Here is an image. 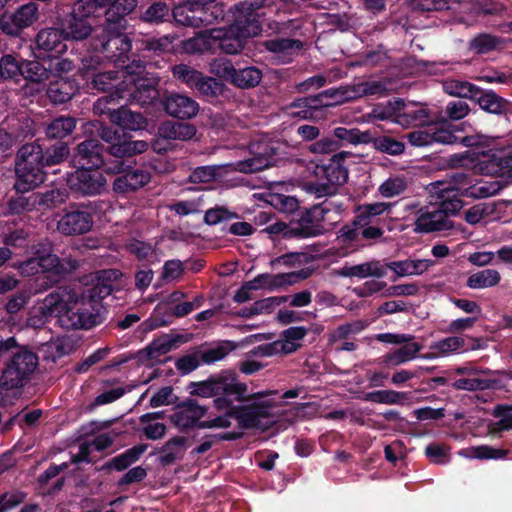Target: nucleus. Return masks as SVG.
Segmentation results:
<instances>
[{
	"label": "nucleus",
	"instance_id": "obj_42",
	"mask_svg": "<svg viewBox=\"0 0 512 512\" xmlns=\"http://www.w3.org/2000/svg\"><path fill=\"white\" fill-rule=\"evenodd\" d=\"M28 81L42 83L49 79L52 67L49 66H13ZM58 72H70L73 66H54Z\"/></svg>",
	"mask_w": 512,
	"mask_h": 512
},
{
	"label": "nucleus",
	"instance_id": "obj_46",
	"mask_svg": "<svg viewBox=\"0 0 512 512\" xmlns=\"http://www.w3.org/2000/svg\"><path fill=\"white\" fill-rule=\"evenodd\" d=\"M471 101L489 113L499 114L502 112V99L494 92H486L476 86Z\"/></svg>",
	"mask_w": 512,
	"mask_h": 512
},
{
	"label": "nucleus",
	"instance_id": "obj_8",
	"mask_svg": "<svg viewBox=\"0 0 512 512\" xmlns=\"http://www.w3.org/2000/svg\"><path fill=\"white\" fill-rule=\"evenodd\" d=\"M80 267V261L71 256L60 258L51 252L49 243H39L35 247L34 256L22 264V271L28 274H47L51 283H56L60 278L72 274Z\"/></svg>",
	"mask_w": 512,
	"mask_h": 512
},
{
	"label": "nucleus",
	"instance_id": "obj_22",
	"mask_svg": "<svg viewBox=\"0 0 512 512\" xmlns=\"http://www.w3.org/2000/svg\"><path fill=\"white\" fill-rule=\"evenodd\" d=\"M414 225V232L427 234L449 230L453 227V222L450 219H445V215L437 210L436 205L432 204L417 211Z\"/></svg>",
	"mask_w": 512,
	"mask_h": 512
},
{
	"label": "nucleus",
	"instance_id": "obj_32",
	"mask_svg": "<svg viewBox=\"0 0 512 512\" xmlns=\"http://www.w3.org/2000/svg\"><path fill=\"white\" fill-rule=\"evenodd\" d=\"M80 85L75 79L58 77L49 83L47 96L54 104L70 101L79 91Z\"/></svg>",
	"mask_w": 512,
	"mask_h": 512
},
{
	"label": "nucleus",
	"instance_id": "obj_39",
	"mask_svg": "<svg viewBox=\"0 0 512 512\" xmlns=\"http://www.w3.org/2000/svg\"><path fill=\"white\" fill-rule=\"evenodd\" d=\"M321 107H332L344 102L355 100L354 84L349 86H340L338 88H329L318 93Z\"/></svg>",
	"mask_w": 512,
	"mask_h": 512
},
{
	"label": "nucleus",
	"instance_id": "obj_20",
	"mask_svg": "<svg viewBox=\"0 0 512 512\" xmlns=\"http://www.w3.org/2000/svg\"><path fill=\"white\" fill-rule=\"evenodd\" d=\"M406 138L412 146L416 147L430 146L434 143L447 145L461 143L467 147L475 144L473 137L464 136L460 138L452 130L442 126H429L423 130H414L407 133Z\"/></svg>",
	"mask_w": 512,
	"mask_h": 512
},
{
	"label": "nucleus",
	"instance_id": "obj_34",
	"mask_svg": "<svg viewBox=\"0 0 512 512\" xmlns=\"http://www.w3.org/2000/svg\"><path fill=\"white\" fill-rule=\"evenodd\" d=\"M147 444H137L125 450L123 453L111 458L100 468L101 471H124L136 463L147 450Z\"/></svg>",
	"mask_w": 512,
	"mask_h": 512
},
{
	"label": "nucleus",
	"instance_id": "obj_63",
	"mask_svg": "<svg viewBox=\"0 0 512 512\" xmlns=\"http://www.w3.org/2000/svg\"><path fill=\"white\" fill-rule=\"evenodd\" d=\"M425 456L434 464H445L449 462V447L445 444L432 442L425 447Z\"/></svg>",
	"mask_w": 512,
	"mask_h": 512
},
{
	"label": "nucleus",
	"instance_id": "obj_26",
	"mask_svg": "<svg viewBox=\"0 0 512 512\" xmlns=\"http://www.w3.org/2000/svg\"><path fill=\"white\" fill-rule=\"evenodd\" d=\"M372 116L380 121L392 119L394 117H407L413 120L426 116L423 109L417 111H408L402 98H393L386 103H378L372 109Z\"/></svg>",
	"mask_w": 512,
	"mask_h": 512
},
{
	"label": "nucleus",
	"instance_id": "obj_33",
	"mask_svg": "<svg viewBox=\"0 0 512 512\" xmlns=\"http://www.w3.org/2000/svg\"><path fill=\"white\" fill-rule=\"evenodd\" d=\"M196 132V127L191 123L166 120L159 125L157 136L171 143L172 140H191Z\"/></svg>",
	"mask_w": 512,
	"mask_h": 512
},
{
	"label": "nucleus",
	"instance_id": "obj_48",
	"mask_svg": "<svg viewBox=\"0 0 512 512\" xmlns=\"http://www.w3.org/2000/svg\"><path fill=\"white\" fill-rule=\"evenodd\" d=\"M450 178V182L446 185L442 182H437V187L442 188V192H461L465 195V189L473 182L472 175L466 171H454L447 175Z\"/></svg>",
	"mask_w": 512,
	"mask_h": 512
},
{
	"label": "nucleus",
	"instance_id": "obj_6",
	"mask_svg": "<svg viewBox=\"0 0 512 512\" xmlns=\"http://www.w3.org/2000/svg\"><path fill=\"white\" fill-rule=\"evenodd\" d=\"M140 144H123L104 146L99 140L89 138L80 142L76 147L75 162L79 167L90 169H102L106 174L108 172L119 171L123 161L119 160L127 157L130 151L138 149Z\"/></svg>",
	"mask_w": 512,
	"mask_h": 512
},
{
	"label": "nucleus",
	"instance_id": "obj_9",
	"mask_svg": "<svg viewBox=\"0 0 512 512\" xmlns=\"http://www.w3.org/2000/svg\"><path fill=\"white\" fill-rule=\"evenodd\" d=\"M325 209L315 205L309 211L301 212L302 215L298 221H277L268 227L265 231L271 235H282L285 239H306L313 238L325 233L323 220L325 217Z\"/></svg>",
	"mask_w": 512,
	"mask_h": 512
},
{
	"label": "nucleus",
	"instance_id": "obj_10",
	"mask_svg": "<svg viewBox=\"0 0 512 512\" xmlns=\"http://www.w3.org/2000/svg\"><path fill=\"white\" fill-rule=\"evenodd\" d=\"M38 356L27 347L13 349L0 377V387L6 390L21 388L30 380L38 366Z\"/></svg>",
	"mask_w": 512,
	"mask_h": 512
},
{
	"label": "nucleus",
	"instance_id": "obj_3",
	"mask_svg": "<svg viewBox=\"0 0 512 512\" xmlns=\"http://www.w3.org/2000/svg\"><path fill=\"white\" fill-rule=\"evenodd\" d=\"M69 155L68 143L63 141L41 144L36 140L23 144L15 157L14 189L26 193L39 187L47 180L48 169L64 163Z\"/></svg>",
	"mask_w": 512,
	"mask_h": 512
},
{
	"label": "nucleus",
	"instance_id": "obj_45",
	"mask_svg": "<svg viewBox=\"0 0 512 512\" xmlns=\"http://www.w3.org/2000/svg\"><path fill=\"white\" fill-rule=\"evenodd\" d=\"M411 392L395 391V390H377L368 392L364 396V400L380 403V404H402L410 400Z\"/></svg>",
	"mask_w": 512,
	"mask_h": 512
},
{
	"label": "nucleus",
	"instance_id": "obj_44",
	"mask_svg": "<svg viewBox=\"0 0 512 512\" xmlns=\"http://www.w3.org/2000/svg\"><path fill=\"white\" fill-rule=\"evenodd\" d=\"M437 190L435 193L438 195L440 202L435 204L437 210L445 215V219H449L451 216H455L463 207V201L459 198V193L442 192V188L435 187Z\"/></svg>",
	"mask_w": 512,
	"mask_h": 512
},
{
	"label": "nucleus",
	"instance_id": "obj_15",
	"mask_svg": "<svg viewBox=\"0 0 512 512\" xmlns=\"http://www.w3.org/2000/svg\"><path fill=\"white\" fill-rule=\"evenodd\" d=\"M250 158L239 161L237 169L242 173H255L274 166L280 159V147L270 140H252L248 146Z\"/></svg>",
	"mask_w": 512,
	"mask_h": 512
},
{
	"label": "nucleus",
	"instance_id": "obj_24",
	"mask_svg": "<svg viewBox=\"0 0 512 512\" xmlns=\"http://www.w3.org/2000/svg\"><path fill=\"white\" fill-rule=\"evenodd\" d=\"M310 276V272L305 269L289 273L270 274L262 273L257 275L254 279L248 281L251 288L254 290L267 289L273 291L288 285H293L301 279H306Z\"/></svg>",
	"mask_w": 512,
	"mask_h": 512
},
{
	"label": "nucleus",
	"instance_id": "obj_1",
	"mask_svg": "<svg viewBox=\"0 0 512 512\" xmlns=\"http://www.w3.org/2000/svg\"><path fill=\"white\" fill-rule=\"evenodd\" d=\"M120 277L119 270L104 269L90 287L77 290L59 286L43 299L40 313L45 318H56L65 330H90L106 320L108 310L102 301L113 292L112 283Z\"/></svg>",
	"mask_w": 512,
	"mask_h": 512
},
{
	"label": "nucleus",
	"instance_id": "obj_53",
	"mask_svg": "<svg viewBox=\"0 0 512 512\" xmlns=\"http://www.w3.org/2000/svg\"><path fill=\"white\" fill-rule=\"evenodd\" d=\"M175 316L172 314L171 303L160 302L147 321L148 329L153 330L171 324Z\"/></svg>",
	"mask_w": 512,
	"mask_h": 512
},
{
	"label": "nucleus",
	"instance_id": "obj_52",
	"mask_svg": "<svg viewBox=\"0 0 512 512\" xmlns=\"http://www.w3.org/2000/svg\"><path fill=\"white\" fill-rule=\"evenodd\" d=\"M388 91V82L384 80H366L354 84L355 99L363 96H384Z\"/></svg>",
	"mask_w": 512,
	"mask_h": 512
},
{
	"label": "nucleus",
	"instance_id": "obj_30",
	"mask_svg": "<svg viewBox=\"0 0 512 512\" xmlns=\"http://www.w3.org/2000/svg\"><path fill=\"white\" fill-rule=\"evenodd\" d=\"M97 134L103 141H105L108 144L107 146H112V145L116 146V145H123V144H125V145L131 144V146H133V144L141 145L137 150L133 149L134 152L130 151L129 155H127V157H135L138 154H142L149 147V144L147 141L133 140L132 136H130L126 132H123L119 127L114 128V127L102 124L97 129Z\"/></svg>",
	"mask_w": 512,
	"mask_h": 512
},
{
	"label": "nucleus",
	"instance_id": "obj_19",
	"mask_svg": "<svg viewBox=\"0 0 512 512\" xmlns=\"http://www.w3.org/2000/svg\"><path fill=\"white\" fill-rule=\"evenodd\" d=\"M93 224V214L89 207L71 204L63 209L57 221V230L64 236H78L88 233Z\"/></svg>",
	"mask_w": 512,
	"mask_h": 512
},
{
	"label": "nucleus",
	"instance_id": "obj_37",
	"mask_svg": "<svg viewBox=\"0 0 512 512\" xmlns=\"http://www.w3.org/2000/svg\"><path fill=\"white\" fill-rule=\"evenodd\" d=\"M173 17V8L165 1H154L139 15L140 21L149 25L170 23Z\"/></svg>",
	"mask_w": 512,
	"mask_h": 512
},
{
	"label": "nucleus",
	"instance_id": "obj_57",
	"mask_svg": "<svg viewBox=\"0 0 512 512\" xmlns=\"http://www.w3.org/2000/svg\"><path fill=\"white\" fill-rule=\"evenodd\" d=\"M476 85L456 79L446 80L443 82V90L445 93L456 96L458 99L471 100Z\"/></svg>",
	"mask_w": 512,
	"mask_h": 512
},
{
	"label": "nucleus",
	"instance_id": "obj_4",
	"mask_svg": "<svg viewBox=\"0 0 512 512\" xmlns=\"http://www.w3.org/2000/svg\"><path fill=\"white\" fill-rule=\"evenodd\" d=\"M264 6L263 0L243 1L232 9L233 21L224 28L214 29L213 38L218 41L219 49L225 54H238L250 38L262 32L258 10Z\"/></svg>",
	"mask_w": 512,
	"mask_h": 512
},
{
	"label": "nucleus",
	"instance_id": "obj_60",
	"mask_svg": "<svg viewBox=\"0 0 512 512\" xmlns=\"http://www.w3.org/2000/svg\"><path fill=\"white\" fill-rule=\"evenodd\" d=\"M12 15L18 23V27L23 30L38 19V6L34 2H29L19 7Z\"/></svg>",
	"mask_w": 512,
	"mask_h": 512
},
{
	"label": "nucleus",
	"instance_id": "obj_51",
	"mask_svg": "<svg viewBox=\"0 0 512 512\" xmlns=\"http://www.w3.org/2000/svg\"><path fill=\"white\" fill-rule=\"evenodd\" d=\"M492 415L495 418H499V420L489 425V432L491 434L496 435L502 431L512 429V405H497Z\"/></svg>",
	"mask_w": 512,
	"mask_h": 512
},
{
	"label": "nucleus",
	"instance_id": "obj_18",
	"mask_svg": "<svg viewBox=\"0 0 512 512\" xmlns=\"http://www.w3.org/2000/svg\"><path fill=\"white\" fill-rule=\"evenodd\" d=\"M66 184L74 194L96 196L106 191L107 180L97 169L78 167L75 171L66 173Z\"/></svg>",
	"mask_w": 512,
	"mask_h": 512
},
{
	"label": "nucleus",
	"instance_id": "obj_25",
	"mask_svg": "<svg viewBox=\"0 0 512 512\" xmlns=\"http://www.w3.org/2000/svg\"><path fill=\"white\" fill-rule=\"evenodd\" d=\"M119 69L99 72L94 74L88 82V87L98 91L116 90L118 93L124 94L126 88L121 87L124 82V71L131 72L134 66H117ZM146 66H135V68H145Z\"/></svg>",
	"mask_w": 512,
	"mask_h": 512
},
{
	"label": "nucleus",
	"instance_id": "obj_17",
	"mask_svg": "<svg viewBox=\"0 0 512 512\" xmlns=\"http://www.w3.org/2000/svg\"><path fill=\"white\" fill-rule=\"evenodd\" d=\"M113 102L114 99L112 96H104L97 100L95 109L99 110L101 114H106L109 121L119 127L123 132L146 129L148 121L142 113L134 112L125 106H121L118 109L106 106Z\"/></svg>",
	"mask_w": 512,
	"mask_h": 512
},
{
	"label": "nucleus",
	"instance_id": "obj_62",
	"mask_svg": "<svg viewBox=\"0 0 512 512\" xmlns=\"http://www.w3.org/2000/svg\"><path fill=\"white\" fill-rule=\"evenodd\" d=\"M172 72L174 77L193 89H197V84L203 77V74L193 69L192 66H172Z\"/></svg>",
	"mask_w": 512,
	"mask_h": 512
},
{
	"label": "nucleus",
	"instance_id": "obj_41",
	"mask_svg": "<svg viewBox=\"0 0 512 512\" xmlns=\"http://www.w3.org/2000/svg\"><path fill=\"white\" fill-rule=\"evenodd\" d=\"M187 439L184 436H174L161 448L159 461L163 466H170L181 459L186 450Z\"/></svg>",
	"mask_w": 512,
	"mask_h": 512
},
{
	"label": "nucleus",
	"instance_id": "obj_40",
	"mask_svg": "<svg viewBox=\"0 0 512 512\" xmlns=\"http://www.w3.org/2000/svg\"><path fill=\"white\" fill-rule=\"evenodd\" d=\"M289 296H272L264 299L255 301L249 307H243L238 311V316L242 318H252L253 316L260 314L271 313L272 310L285 302H287Z\"/></svg>",
	"mask_w": 512,
	"mask_h": 512
},
{
	"label": "nucleus",
	"instance_id": "obj_5",
	"mask_svg": "<svg viewBox=\"0 0 512 512\" xmlns=\"http://www.w3.org/2000/svg\"><path fill=\"white\" fill-rule=\"evenodd\" d=\"M137 6L138 0H115L114 5L104 12V30L111 37L103 44V49L112 53L108 57L114 64L130 60L128 53L132 47L131 40L122 32L128 26L126 16L135 11Z\"/></svg>",
	"mask_w": 512,
	"mask_h": 512
},
{
	"label": "nucleus",
	"instance_id": "obj_54",
	"mask_svg": "<svg viewBox=\"0 0 512 512\" xmlns=\"http://www.w3.org/2000/svg\"><path fill=\"white\" fill-rule=\"evenodd\" d=\"M175 41H177L175 35H165L157 40L148 41L144 51L157 55L175 54L179 52L178 44H175Z\"/></svg>",
	"mask_w": 512,
	"mask_h": 512
},
{
	"label": "nucleus",
	"instance_id": "obj_43",
	"mask_svg": "<svg viewBox=\"0 0 512 512\" xmlns=\"http://www.w3.org/2000/svg\"><path fill=\"white\" fill-rule=\"evenodd\" d=\"M264 47L273 53L283 57H290L299 54L303 48V42L298 39L276 38L263 43Z\"/></svg>",
	"mask_w": 512,
	"mask_h": 512
},
{
	"label": "nucleus",
	"instance_id": "obj_50",
	"mask_svg": "<svg viewBox=\"0 0 512 512\" xmlns=\"http://www.w3.org/2000/svg\"><path fill=\"white\" fill-rule=\"evenodd\" d=\"M500 281V274L494 269H485L470 275L466 285L471 289H483L495 286Z\"/></svg>",
	"mask_w": 512,
	"mask_h": 512
},
{
	"label": "nucleus",
	"instance_id": "obj_12",
	"mask_svg": "<svg viewBox=\"0 0 512 512\" xmlns=\"http://www.w3.org/2000/svg\"><path fill=\"white\" fill-rule=\"evenodd\" d=\"M97 17L93 10L77 0L69 13L58 17L57 25L62 27L66 39L82 41L92 34L97 25Z\"/></svg>",
	"mask_w": 512,
	"mask_h": 512
},
{
	"label": "nucleus",
	"instance_id": "obj_64",
	"mask_svg": "<svg viewBox=\"0 0 512 512\" xmlns=\"http://www.w3.org/2000/svg\"><path fill=\"white\" fill-rule=\"evenodd\" d=\"M375 148L389 155H400L405 150L403 142L398 141L390 136H381L374 139Z\"/></svg>",
	"mask_w": 512,
	"mask_h": 512
},
{
	"label": "nucleus",
	"instance_id": "obj_61",
	"mask_svg": "<svg viewBox=\"0 0 512 512\" xmlns=\"http://www.w3.org/2000/svg\"><path fill=\"white\" fill-rule=\"evenodd\" d=\"M334 137L338 142L342 140L351 144L368 143L371 139L369 132H361L357 128L347 129L345 127H337L334 130Z\"/></svg>",
	"mask_w": 512,
	"mask_h": 512
},
{
	"label": "nucleus",
	"instance_id": "obj_56",
	"mask_svg": "<svg viewBox=\"0 0 512 512\" xmlns=\"http://www.w3.org/2000/svg\"><path fill=\"white\" fill-rule=\"evenodd\" d=\"M274 205L279 211L291 215L289 219L291 221H298L302 215L300 212L311 210V208H301L298 199L294 196L277 195Z\"/></svg>",
	"mask_w": 512,
	"mask_h": 512
},
{
	"label": "nucleus",
	"instance_id": "obj_21",
	"mask_svg": "<svg viewBox=\"0 0 512 512\" xmlns=\"http://www.w3.org/2000/svg\"><path fill=\"white\" fill-rule=\"evenodd\" d=\"M377 340L388 344H403L400 348L386 353L382 359L387 366H398L416 358L422 349V345L413 342L411 334L382 333L377 335Z\"/></svg>",
	"mask_w": 512,
	"mask_h": 512
},
{
	"label": "nucleus",
	"instance_id": "obj_27",
	"mask_svg": "<svg viewBox=\"0 0 512 512\" xmlns=\"http://www.w3.org/2000/svg\"><path fill=\"white\" fill-rule=\"evenodd\" d=\"M183 342V335L164 334L154 339L144 349L138 351V360L141 363L157 361L161 356L178 347Z\"/></svg>",
	"mask_w": 512,
	"mask_h": 512
},
{
	"label": "nucleus",
	"instance_id": "obj_31",
	"mask_svg": "<svg viewBox=\"0 0 512 512\" xmlns=\"http://www.w3.org/2000/svg\"><path fill=\"white\" fill-rule=\"evenodd\" d=\"M223 72L226 78L235 87L240 89H250L256 87L262 79V71L256 66H223Z\"/></svg>",
	"mask_w": 512,
	"mask_h": 512
},
{
	"label": "nucleus",
	"instance_id": "obj_29",
	"mask_svg": "<svg viewBox=\"0 0 512 512\" xmlns=\"http://www.w3.org/2000/svg\"><path fill=\"white\" fill-rule=\"evenodd\" d=\"M64 40L67 39L64 37V33L62 32V27H60V25L56 28L42 29L36 36L38 47L51 53L47 55V58L50 61L58 59L59 55L66 50V44L63 43Z\"/></svg>",
	"mask_w": 512,
	"mask_h": 512
},
{
	"label": "nucleus",
	"instance_id": "obj_2",
	"mask_svg": "<svg viewBox=\"0 0 512 512\" xmlns=\"http://www.w3.org/2000/svg\"><path fill=\"white\" fill-rule=\"evenodd\" d=\"M186 390L191 396L213 398L212 407L218 415L213 417V422L210 424L212 426H218L220 429L229 428L232 425V419H235L243 430L267 429L261 421L257 420L250 404L237 405L235 403L261 399L271 392L260 391L250 394L247 384L241 382L238 374L232 369L221 370L202 381L190 382Z\"/></svg>",
	"mask_w": 512,
	"mask_h": 512
},
{
	"label": "nucleus",
	"instance_id": "obj_58",
	"mask_svg": "<svg viewBox=\"0 0 512 512\" xmlns=\"http://www.w3.org/2000/svg\"><path fill=\"white\" fill-rule=\"evenodd\" d=\"M239 217L238 213L230 211L227 207L216 205L205 212L203 221L206 225L214 226Z\"/></svg>",
	"mask_w": 512,
	"mask_h": 512
},
{
	"label": "nucleus",
	"instance_id": "obj_16",
	"mask_svg": "<svg viewBox=\"0 0 512 512\" xmlns=\"http://www.w3.org/2000/svg\"><path fill=\"white\" fill-rule=\"evenodd\" d=\"M133 157H123L122 167L119 171L108 172L107 174L115 175L113 181V191L117 194H127L136 192L146 186L151 180V174L147 169L136 166L132 162Z\"/></svg>",
	"mask_w": 512,
	"mask_h": 512
},
{
	"label": "nucleus",
	"instance_id": "obj_38",
	"mask_svg": "<svg viewBox=\"0 0 512 512\" xmlns=\"http://www.w3.org/2000/svg\"><path fill=\"white\" fill-rule=\"evenodd\" d=\"M77 118L70 115H60L55 117L45 129L46 136L49 139L62 141L70 136L76 128Z\"/></svg>",
	"mask_w": 512,
	"mask_h": 512
},
{
	"label": "nucleus",
	"instance_id": "obj_11",
	"mask_svg": "<svg viewBox=\"0 0 512 512\" xmlns=\"http://www.w3.org/2000/svg\"><path fill=\"white\" fill-rule=\"evenodd\" d=\"M216 415V413L210 411L208 406L201 405L198 400L189 397L175 405L174 412L169 416V419L180 432L187 433L194 428H218V426L210 425Z\"/></svg>",
	"mask_w": 512,
	"mask_h": 512
},
{
	"label": "nucleus",
	"instance_id": "obj_7",
	"mask_svg": "<svg viewBox=\"0 0 512 512\" xmlns=\"http://www.w3.org/2000/svg\"><path fill=\"white\" fill-rule=\"evenodd\" d=\"M349 155L348 152H339L329 159L312 163L309 169L315 180L310 181L309 187L318 197L336 194L338 187L347 182L349 172L344 161Z\"/></svg>",
	"mask_w": 512,
	"mask_h": 512
},
{
	"label": "nucleus",
	"instance_id": "obj_47",
	"mask_svg": "<svg viewBox=\"0 0 512 512\" xmlns=\"http://www.w3.org/2000/svg\"><path fill=\"white\" fill-rule=\"evenodd\" d=\"M271 394L265 396L261 399L253 400L250 405L252 406L254 413L256 415V418L258 421L262 422V419H267L264 427L269 428L274 421L271 420V418L274 417L273 409L277 406V401L274 398H271L270 396L275 395L276 391H270Z\"/></svg>",
	"mask_w": 512,
	"mask_h": 512
},
{
	"label": "nucleus",
	"instance_id": "obj_23",
	"mask_svg": "<svg viewBox=\"0 0 512 512\" xmlns=\"http://www.w3.org/2000/svg\"><path fill=\"white\" fill-rule=\"evenodd\" d=\"M164 111L178 119H191L199 112V104L191 97L179 93H167L160 99Z\"/></svg>",
	"mask_w": 512,
	"mask_h": 512
},
{
	"label": "nucleus",
	"instance_id": "obj_49",
	"mask_svg": "<svg viewBox=\"0 0 512 512\" xmlns=\"http://www.w3.org/2000/svg\"><path fill=\"white\" fill-rule=\"evenodd\" d=\"M235 349L236 344L233 341L225 340L216 346L198 352L201 362L210 365L224 359L231 351Z\"/></svg>",
	"mask_w": 512,
	"mask_h": 512
},
{
	"label": "nucleus",
	"instance_id": "obj_35",
	"mask_svg": "<svg viewBox=\"0 0 512 512\" xmlns=\"http://www.w3.org/2000/svg\"><path fill=\"white\" fill-rule=\"evenodd\" d=\"M338 275L342 277L383 278L386 276V268L378 260L361 263L358 265H345L338 270Z\"/></svg>",
	"mask_w": 512,
	"mask_h": 512
},
{
	"label": "nucleus",
	"instance_id": "obj_55",
	"mask_svg": "<svg viewBox=\"0 0 512 512\" xmlns=\"http://www.w3.org/2000/svg\"><path fill=\"white\" fill-rule=\"evenodd\" d=\"M502 44L503 40L501 38L491 34L482 33L470 41L469 47L477 54H486L500 48Z\"/></svg>",
	"mask_w": 512,
	"mask_h": 512
},
{
	"label": "nucleus",
	"instance_id": "obj_13",
	"mask_svg": "<svg viewBox=\"0 0 512 512\" xmlns=\"http://www.w3.org/2000/svg\"><path fill=\"white\" fill-rule=\"evenodd\" d=\"M473 171L480 175L512 178L511 138L495 143L487 153H483L473 165Z\"/></svg>",
	"mask_w": 512,
	"mask_h": 512
},
{
	"label": "nucleus",
	"instance_id": "obj_14",
	"mask_svg": "<svg viewBox=\"0 0 512 512\" xmlns=\"http://www.w3.org/2000/svg\"><path fill=\"white\" fill-rule=\"evenodd\" d=\"M136 71L132 68L131 72L124 71V84L121 86L126 88V93L134 102L140 106L154 105L160 97L159 90L157 88L159 83L158 77H148L142 75L144 68H138Z\"/></svg>",
	"mask_w": 512,
	"mask_h": 512
},
{
	"label": "nucleus",
	"instance_id": "obj_59",
	"mask_svg": "<svg viewBox=\"0 0 512 512\" xmlns=\"http://www.w3.org/2000/svg\"><path fill=\"white\" fill-rule=\"evenodd\" d=\"M509 452V449L495 448L489 445H478L469 449V456L479 460H498L506 458Z\"/></svg>",
	"mask_w": 512,
	"mask_h": 512
},
{
	"label": "nucleus",
	"instance_id": "obj_36",
	"mask_svg": "<svg viewBox=\"0 0 512 512\" xmlns=\"http://www.w3.org/2000/svg\"><path fill=\"white\" fill-rule=\"evenodd\" d=\"M196 90L211 103L219 102L221 98L228 99L231 94L222 80L204 75L197 84Z\"/></svg>",
	"mask_w": 512,
	"mask_h": 512
},
{
	"label": "nucleus",
	"instance_id": "obj_28",
	"mask_svg": "<svg viewBox=\"0 0 512 512\" xmlns=\"http://www.w3.org/2000/svg\"><path fill=\"white\" fill-rule=\"evenodd\" d=\"M172 19L179 25L192 28L205 27V23H207L203 7L196 6L189 0H184L173 7Z\"/></svg>",
	"mask_w": 512,
	"mask_h": 512
}]
</instances>
